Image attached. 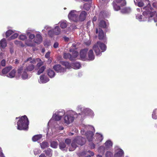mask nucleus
I'll list each match as a JSON object with an SVG mask.
<instances>
[{
	"label": "nucleus",
	"instance_id": "f257e3e1",
	"mask_svg": "<svg viewBox=\"0 0 157 157\" xmlns=\"http://www.w3.org/2000/svg\"><path fill=\"white\" fill-rule=\"evenodd\" d=\"M16 119H19L17 122V129L22 130H28L29 128V121L28 118L26 115H25L18 117H16Z\"/></svg>",
	"mask_w": 157,
	"mask_h": 157
},
{
	"label": "nucleus",
	"instance_id": "f03ea898",
	"mask_svg": "<svg viewBox=\"0 0 157 157\" xmlns=\"http://www.w3.org/2000/svg\"><path fill=\"white\" fill-rule=\"evenodd\" d=\"M143 9L145 10L143 13V15L148 17L154 16V21L155 22H157V12L151 7V4H149V2L147 6L143 8Z\"/></svg>",
	"mask_w": 157,
	"mask_h": 157
},
{
	"label": "nucleus",
	"instance_id": "7ed1b4c3",
	"mask_svg": "<svg viewBox=\"0 0 157 157\" xmlns=\"http://www.w3.org/2000/svg\"><path fill=\"white\" fill-rule=\"evenodd\" d=\"M85 142L86 139L85 138L82 137L81 136L77 137L72 141L71 146L69 149V151H74L77 147V144L82 145L85 143Z\"/></svg>",
	"mask_w": 157,
	"mask_h": 157
},
{
	"label": "nucleus",
	"instance_id": "20e7f679",
	"mask_svg": "<svg viewBox=\"0 0 157 157\" xmlns=\"http://www.w3.org/2000/svg\"><path fill=\"white\" fill-rule=\"evenodd\" d=\"M98 46L100 47L102 52L105 51L106 49V46L103 43H102L100 41L97 42L96 44L94 45L93 48L97 56L100 55L101 53Z\"/></svg>",
	"mask_w": 157,
	"mask_h": 157
},
{
	"label": "nucleus",
	"instance_id": "39448f33",
	"mask_svg": "<svg viewBox=\"0 0 157 157\" xmlns=\"http://www.w3.org/2000/svg\"><path fill=\"white\" fill-rule=\"evenodd\" d=\"M77 12L76 10H71L69 13L68 17L71 20L75 22L78 21V14H77Z\"/></svg>",
	"mask_w": 157,
	"mask_h": 157
},
{
	"label": "nucleus",
	"instance_id": "423d86ee",
	"mask_svg": "<svg viewBox=\"0 0 157 157\" xmlns=\"http://www.w3.org/2000/svg\"><path fill=\"white\" fill-rule=\"evenodd\" d=\"M87 13L85 11H82L79 16L78 15V21H83L86 20Z\"/></svg>",
	"mask_w": 157,
	"mask_h": 157
},
{
	"label": "nucleus",
	"instance_id": "0eeeda50",
	"mask_svg": "<svg viewBox=\"0 0 157 157\" xmlns=\"http://www.w3.org/2000/svg\"><path fill=\"white\" fill-rule=\"evenodd\" d=\"M53 68L57 72L64 73L66 72V69L62 67L60 64H55L53 66Z\"/></svg>",
	"mask_w": 157,
	"mask_h": 157
},
{
	"label": "nucleus",
	"instance_id": "6e6552de",
	"mask_svg": "<svg viewBox=\"0 0 157 157\" xmlns=\"http://www.w3.org/2000/svg\"><path fill=\"white\" fill-rule=\"evenodd\" d=\"M98 33V38L99 40H104L105 39V34L101 28H99L98 30V29H96V33Z\"/></svg>",
	"mask_w": 157,
	"mask_h": 157
},
{
	"label": "nucleus",
	"instance_id": "1a4fd4ad",
	"mask_svg": "<svg viewBox=\"0 0 157 157\" xmlns=\"http://www.w3.org/2000/svg\"><path fill=\"white\" fill-rule=\"evenodd\" d=\"M87 51H88V49L85 48L83 49H82L80 52V57L82 60H85L87 59L86 58V55Z\"/></svg>",
	"mask_w": 157,
	"mask_h": 157
},
{
	"label": "nucleus",
	"instance_id": "9d476101",
	"mask_svg": "<svg viewBox=\"0 0 157 157\" xmlns=\"http://www.w3.org/2000/svg\"><path fill=\"white\" fill-rule=\"evenodd\" d=\"M74 120V117L71 115H67L65 116L64 121L65 123L69 124L73 122Z\"/></svg>",
	"mask_w": 157,
	"mask_h": 157
},
{
	"label": "nucleus",
	"instance_id": "9b49d317",
	"mask_svg": "<svg viewBox=\"0 0 157 157\" xmlns=\"http://www.w3.org/2000/svg\"><path fill=\"white\" fill-rule=\"evenodd\" d=\"M43 41V39L42 36L39 34H37L35 36L34 39V43L39 44L41 43Z\"/></svg>",
	"mask_w": 157,
	"mask_h": 157
},
{
	"label": "nucleus",
	"instance_id": "f8f14e48",
	"mask_svg": "<svg viewBox=\"0 0 157 157\" xmlns=\"http://www.w3.org/2000/svg\"><path fill=\"white\" fill-rule=\"evenodd\" d=\"M35 68V66L33 64H27L25 67V71L28 72H31L33 71Z\"/></svg>",
	"mask_w": 157,
	"mask_h": 157
},
{
	"label": "nucleus",
	"instance_id": "ddd939ff",
	"mask_svg": "<svg viewBox=\"0 0 157 157\" xmlns=\"http://www.w3.org/2000/svg\"><path fill=\"white\" fill-rule=\"evenodd\" d=\"M88 60H93L95 59L94 53L92 49H90L88 53Z\"/></svg>",
	"mask_w": 157,
	"mask_h": 157
},
{
	"label": "nucleus",
	"instance_id": "4468645a",
	"mask_svg": "<svg viewBox=\"0 0 157 157\" xmlns=\"http://www.w3.org/2000/svg\"><path fill=\"white\" fill-rule=\"evenodd\" d=\"M7 45V43L6 39L3 38L0 41V48H5Z\"/></svg>",
	"mask_w": 157,
	"mask_h": 157
},
{
	"label": "nucleus",
	"instance_id": "2eb2a0df",
	"mask_svg": "<svg viewBox=\"0 0 157 157\" xmlns=\"http://www.w3.org/2000/svg\"><path fill=\"white\" fill-rule=\"evenodd\" d=\"M40 82L42 83H46L49 81V79L46 77L45 75H42L40 76Z\"/></svg>",
	"mask_w": 157,
	"mask_h": 157
},
{
	"label": "nucleus",
	"instance_id": "dca6fc26",
	"mask_svg": "<svg viewBox=\"0 0 157 157\" xmlns=\"http://www.w3.org/2000/svg\"><path fill=\"white\" fill-rule=\"evenodd\" d=\"M98 25L100 28L101 27L103 28H107L108 27L106 23L103 20H101L99 21Z\"/></svg>",
	"mask_w": 157,
	"mask_h": 157
},
{
	"label": "nucleus",
	"instance_id": "f3484780",
	"mask_svg": "<svg viewBox=\"0 0 157 157\" xmlns=\"http://www.w3.org/2000/svg\"><path fill=\"white\" fill-rule=\"evenodd\" d=\"M93 132L92 131H89L87 132V138L89 141H91L93 139Z\"/></svg>",
	"mask_w": 157,
	"mask_h": 157
},
{
	"label": "nucleus",
	"instance_id": "a211bd4d",
	"mask_svg": "<svg viewBox=\"0 0 157 157\" xmlns=\"http://www.w3.org/2000/svg\"><path fill=\"white\" fill-rule=\"evenodd\" d=\"M78 55V52L76 51H73L72 54L71 55V58H70V60L73 61V60H75V58L77 57Z\"/></svg>",
	"mask_w": 157,
	"mask_h": 157
},
{
	"label": "nucleus",
	"instance_id": "6ab92c4d",
	"mask_svg": "<svg viewBox=\"0 0 157 157\" xmlns=\"http://www.w3.org/2000/svg\"><path fill=\"white\" fill-rule=\"evenodd\" d=\"M13 68L12 66H7L3 68L2 70V73L3 74H6Z\"/></svg>",
	"mask_w": 157,
	"mask_h": 157
},
{
	"label": "nucleus",
	"instance_id": "aec40b11",
	"mask_svg": "<svg viewBox=\"0 0 157 157\" xmlns=\"http://www.w3.org/2000/svg\"><path fill=\"white\" fill-rule=\"evenodd\" d=\"M47 74L50 78L54 77L55 75V73L53 70L51 69H48L47 70Z\"/></svg>",
	"mask_w": 157,
	"mask_h": 157
},
{
	"label": "nucleus",
	"instance_id": "412c9836",
	"mask_svg": "<svg viewBox=\"0 0 157 157\" xmlns=\"http://www.w3.org/2000/svg\"><path fill=\"white\" fill-rule=\"evenodd\" d=\"M61 64H62L64 66L66 67L65 69L66 70V68L67 69H71V65L68 62H64V61H62L61 62Z\"/></svg>",
	"mask_w": 157,
	"mask_h": 157
},
{
	"label": "nucleus",
	"instance_id": "4be33fe9",
	"mask_svg": "<svg viewBox=\"0 0 157 157\" xmlns=\"http://www.w3.org/2000/svg\"><path fill=\"white\" fill-rule=\"evenodd\" d=\"M40 145L41 147L43 149L46 148L48 147L49 146V144L48 142L46 141H44L43 142L40 143Z\"/></svg>",
	"mask_w": 157,
	"mask_h": 157
},
{
	"label": "nucleus",
	"instance_id": "5701e85b",
	"mask_svg": "<svg viewBox=\"0 0 157 157\" xmlns=\"http://www.w3.org/2000/svg\"><path fill=\"white\" fill-rule=\"evenodd\" d=\"M16 72L15 70L13 69L10 72V73L7 75V76L10 78H13L15 75Z\"/></svg>",
	"mask_w": 157,
	"mask_h": 157
},
{
	"label": "nucleus",
	"instance_id": "b1692460",
	"mask_svg": "<svg viewBox=\"0 0 157 157\" xmlns=\"http://www.w3.org/2000/svg\"><path fill=\"white\" fill-rule=\"evenodd\" d=\"M52 119L56 121H59L61 119L62 117L59 116V114H57L55 113L53 114L52 117Z\"/></svg>",
	"mask_w": 157,
	"mask_h": 157
},
{
	"label": "nucleus",
	"instance_id": "393cba45",
	"mask_svg": "<svg viewBox=\"0 0 157 157\" xmlns=\"http://www.w3.org/2000/svg\"><path fill=\"white\" fill-rule=\"evenodd\" d=\"M124 152L122 150L120 149L116 153L115 155L116 157H121L122 155H123Z\"/></svg>",
	"mask_w": 157,
	"mask_h": 157
},
{
	"label": "nucleus",
	"instance_id": "a878e982",
	"mask_svg": "<svg viewBox=\"0 0 157 157\" xmlns=\"http://www.w3.org/2000/svg\"><path fill=\"white\" fill-rule=\"evenodd\" d=\"M42 136L41 134L35 135L32 137V140L33 141H36L40 139Z\"/></svg>",
	"mask_w": 157,
	"mask_h": 157
},
{
	"label": "nucleus",
	"instance_id": "bb28decb",
	"mask_svg": "<svg viewBox=\"0 0 157 157\" xmlns=\"http://www.w3.org/2000/svg\"><path fill=\"white\" fill-rule=\"evenodd\" d=\"M44 151L47 155L49 156H51L52 155V151L51 149L49 148L45 150Z\"/></svg>",
	"mask_w": 157,
	"mask_h": 157
},
{
	"label": "nucleus",
	"instance_id": "cd10ccee",
	"mask_svg": "<svg viewBox=\"0 0 157 157\" xmlns=\"http://www.w3.org/2000/svg\"><path fill=\"white\" fill-rule=\"evenodd\" d=\"M60 29L59 27L56 26L54 29V34L56 35H58L60 33Z\"/></svg>",
	"mask_w": 157,
	"mask_h": 157
},
{
	"label": "nucleus",
	"instance_id": "c85d7f7f",
	"mask_svg": "<svg viewBox=\"0 0 157 157\" xmlns=\"http://www.w3.org/2000/svg\"><path fill=\"white\" fill-rule=\"evenodd\" d=\"M131 9L129 7H125L122 9L121 10V12L124 14V13H129L131 12Z\"/></svg>",
	"mask_w": 157,
	"mask_h": 157
},
{
	"label": "nucleus",
	"instance_id": "c756f323",
	"mask_svg": "<svg viewBox=\"0 0 157 157\" xmlns=\"http://www.w3.org/2000/svg\"><path fill=\"white\" fill-rule=\"evenodd\" d=\"M106 148H109L112 147L113 143L110 140H107L105 143Z\"/></svg>",
	"mask_w": 157,
	"mask_h": 157
},
{
	"label": "nucleus",
	"instance_id": "7c9ffc66",
	"mask_svg": "<svg viewBox=\"0 0 157 157\" xmlns=\"http://www.w3.org/2000/svg\"><path fill=\"white\" fill-rule=\"evenodd\" d=\"M46 68V66H42L39 68V70L37 72V74L38 75H40V74H41V73H43L45 70Z\"/></svg>",
	"mask_w": 157,
	"mask_h": 157
},
{
	"label": "nucleus",
	"instance_id": "2f4dec72",
	"mask_svg": "<svg viewBox=\"0 0 157 157\" xmlns=\"http://www.w3.org/2000/svg\"><path fill=\"white\" fill-rule=\"evenodd\" d=\"M112 4L113 9H114L116 11H118V10H120L121 7L120 6L117 5L115 1L113 2Z\"/></svg>",
	"mask_w": 157,
	"mask_h": 157
},
{
	"label": "nucleus",
	"instance_id": "473e14b6",
	"mask_svg": "<svg viewBox=\"0 0 157 157\" xmlns=\"http://www.w3.org/2000/svg\"><path fill=\"white\" fill-rule=\"evenodd\" d=\"M117 3H120L121 6H124L125 5L126 2L125 0H114Z\"/></svg>",
	"mask_w": 157,
	"mask_h": 157
},
{
	"label": "nucleus",
	"instance_id": "72a5a7b5",
	"mask_svg": "<svg viewBox=\"0 0 157 157\" xmlns=\"http://www.w3.org/2000/svg\"><path fill=\"white\" fill-rule=\"evenodd\" d=\"M28 76H29L27 73L26 71H25H25H24L22 74V78L24 79H26V78H28Z\"/></svg>",
	"mask_w": 157,
	"mask_h": 157
},
{
	"label": "nucleus",
	"instance_id": "f704fd0d",
	"mask_svg": "<svg viewBox=\"0 0 157 157\" xmlns=\"http://www.w3.org/2000/svg\"><path fill=\"white\" fill-rule=\"evenodd\" d=\"M91 6V5H90V4H89V3H85L83 5V8L84 9V10L89 11L90 9Z\"/></svg>",
	"mask_w": 157,
	"mask_h": 157
},
{
	"label": "nucleus",
	"instance_id": "c9c22d12",
	"mask_svg": "<svg viewBox=\"0 0 157 157\" xmlns=\"http://www.w3.org/2000/svg\"><path fill=\"white\" fill-rule=\"evenodd\" d=\"M59 147L61 150H64V149L66 147V144L64 142H60L59 143Z\"/></svg>",
	"mask_w": 157,
	"mask_h": 157
},
{
	"label": "nucleus",
	"instance_id": "e433bc0d",
	"mask_svg": "<svg viewBox=\"0 0 157 157\" xmlns=\"http://www.w3.org/2000/svg\"><path fill=\"white\" fill-rule=\"evenodd\" d=\"M58 145V143L56 141H52L51 142L50 146L54 148H56Z\"/></svg>",
	"mask_w": 157,
	"mask_h": 157
},
{
	"label": "nucleus",
	"instance_id": "4c0bfd02",
	"mask_svg": "<svg viewBox=\"0 0 157 157\" xmlns=\"http://www.w3.org/2000/svg\"><path fill=\"white\" fill-rule=\"evenodd\" d=\"M63 58L65 59H69L70 60L71 54L69 53H64L63 55Z\"/></svg>",
	"mask_w": 157,
	"mask_h": 157
},
{
	"label": "nucleus",
	"instance_id": "58836bf2",
	"mask_svg": "<svg viewBox=\"0 0 157 157\" xmlns=\"http://www.w3.org/2000/svg\"><path fill=\"white\" fill-rule=\"evenodd\" d=\"M13 31H12V30H8L6 33V37H8L9 36L13 34Z\"/></svg>",
	"mask_w": 157,
	"mask_h": 157
},
{
	"label": "nucleus",
	"instance_id": "ea45409f",
	"mask_svg": "<svg viewBox=\"0 0 157 157\" xmlns=\"http://www.w3.org/2000/svg\"><path fill=\"white\" fill-rule=\"evenodd\" d=\"M36 60L37 61H39H39H40V62H39V63H37V67H38L39 68L42 65H43V62H42V61H41V59H40L37 58Z\"/></svg>",
	"mask_w": 157,
	"mask_h": 157
},
{
	"label": "nucleus",
	"instance_id": "a19ab883",
	"mask_svg": "<svg viewBox=\"0 0 157 157\" xmlns=\"http://www.w3.org/2000/svg\"><path fill=\"white\" fill-rule=\"evenodd\" d=\"M67 24L66 21H62L60 23V27L62 28H65L67 27Z\"/></svg>",
	"mask_w": 157,
	"mask_h": 157
},
{
	"label": "nucleus",
	"instance_id": "79ce46f5",
	"mask_svg": "<svg viewBox=\"0 0 157 157\" xmlns=\"http://www.w3.org/2000/svg\"><path fill=\"white\" fill-rule=\"evenodd\" d=\"M48 34L50 37H52L54 35V29L53 30H50V31H48Z\"/></svg>",
	"mask_w": 157,
	"mask_h": 157
},
{
	"label": "nucleus",
	"instance_id": "37998d69",
	"mask_svg": "<svg viewBox=\"0 0 157 157\" xmlns=\"http://www.w3.org/2000/svg\"><path fill=\"white\" fill-rule=\"evenodd\" d=\"M106 157H113V154L111 151H107L105 154Z\"/></svg>",
	"mask_w": 157,
	"mask_h": 157
},
{
	"label": "nucleus",
	"instance_id": "c03bdc74",
	"mask_svg": "<svg viewBox=\"0 0 157 157\" xmlns=\"http://www.w3.org/2000/svg\"><path fill=\"white\" fill-rule=\"evenodd\" d=\"M18 35L17 33H14L12 35L10 38V40H13L17 38L18 36Z\"/></svg>",
	"mask_w": 157,
	"mask_h": 157
},
{
	"label": "nucleus",
	"instance_id": "a18cd8bd",
	"mask_svg": "<svg viewBox=\"0 0 157 157\" xmlns=\"http://www.w3.org/2000/svg\"><path fill=\"white\" fill-rule=\"evenodd\" d=\"M25 44L26 45H27L28 46H34V44L32 42L31 40L27 41L26 42Z\"/></svg>",
	"mask_w": 157,
	"mask_h": 157
},
{
	"label": "nucleus",
	"instance_id": "49530a36",
	"mask_svg": "<svg viewBox=\"0 0 157 157\" xmlns=\"http://www.w3.org/2000/svg\"><path fill=\"white\" fill-rule=\"evenodd\" d=\"M23 70V66H21L17 69V73L21 75Z\"/></svg>",
	"mask_w": 157,
	"mask_h": 157
},
{
	"label": "nucleus",
	"instance_id": "de8ad7c7",
	"mask_svg": "<svg viewBox=\"0 0 157 157\" xmlns=\"http://www.w3.org/2000/svg\"><path fill=\"white\" fill-rule=\"evenodd\" d=\"M26 38L27 37L26 36L23 35V34H21L19 36V38L20 39V40H25Z\"/></svg>",
	"mask_w": 157,
	"mask_h": 157
},
{
	"label": "nucleus",
	"instance_id": "09e8293b",
	"mask_svg": "<svg viewBox=\"0 0 157 157\" xmlns=\"http://www.w3.org/2000/svg\"><path fill=\"white\" fill-rule=\"evenodd\" d=\"M74 65L77 68H79L81 67L80 63H74Z\"/></svg>",
	"mask_w": 157,
	"mask_h": 157
},
{
	"label": "nucleus",
	"instance_id": "8fccbe9b",
	"mask_svg": "<svg viewBox=\"0 0 157 157\" xmlns=\"http://www.w3.org/2000/svg\"><path fill=\"white\" fill-rule=\"evenodd\" d=\"M65 142L67 144H70L71 142V140L69 139H67L65 140Z\"/></svg>",
	"mask_w": 157,
	"mask_h": 157
},
{
	"label": "nucleus",
	"instance_id": "3c124183",
	"mask_svg": "<svg viewBox=\"0 0 157 157\" xmlns=\"http://www.w3.org/2000/svg\"><path fill=\"white\" fill-rule=\"evenodd\" d=\"M1 65L2 66L4 67L6 65V61L5 59H3L1 62Z\"/></svg>",
	"mask_w": 157,
	"mask_h": 157
},
{
	"label": "nucleus",
	"instance_id": "603ef678",
	"mask_svg": "<svg viewBox=\"0 0 157 157\" xmlns=\"http://www.w3.org/2000/svg\"><path fill=\"white\" fill-rule=\"evenodd\" d=\"M29 39L32 40V39H35V36L34 34H30L29 35Z\"/></svg>",
	"mask_w": 157,
	"mask_h": 157
},
{
	"label": "nucleus",
	"instance_id": "864d4df0",
	"mask_svg": "<svg viewBox=\"0 0 157 157\" xmlns=\"http://www.w3.org/2000/svg\"><path fill=\"white\" fill-rule=\"evenodd\" d=\"M50 52H47L45 55V58H47V59H48V58H49L50 57Z\"/></svg>",
	"mask_w": 157,
	"mask_h": 157
},
{
	"label": "nucleus",
	"instance_id": "5fc2aeb1",
	"mask_svg": "<svg viewBox=\"0 0 157 157\" xmlns=\"http://www.w3.org/2000/svg\"><path fill=\"white\" fill-rule=\"evenodd\" d=\"M144 3L142 1H140L138 2V6L140 7L143 6L144 5Z\"/></svg>",
	"mask_w": 157,
	"mask_h": 157
},
{
	"label": "nucleus",
	"instance_id": "6e6d98bb",
	"mask_svg": "<svg viewBox=\"0 0 157 157\" xmlns=\"http://www.w3.org/2000/svg\"><path fill=\"white\" fill-rule=\"evenodd\" d=\"M99 16L100 17H103L105 16V13L104 12H101L99 13Z\"/></svg>",
	"mask_w": 157,
	"mask_h": 157
},
{
	"label": "nucleus",
	"instance_id": "4d7b16f0",
	"mask_svg": "<svg viewBox=\"0 0 157 157\" xmlns=\"http://www.w3.org/2000/svg\"><path fill=\"white\" fill-rule=\"evenodd\" d=\"M59 44L58 42H55L53 45V47L54 48H57L59 47Z\"/></svg>",
	"mask_w": 157,
	"mask_h": 157
},
{
	"label": "nucleus",
	"instance_id": "13d9d810",
	"mask_svg": "<svg viewBox=\"0 0 157 157\" xmlns=\"http://www.w3.org/2000/svg\"><path fill=\"white\" fill-rule=\"evenodd\" d=\"M90 145L91 147V148L94 149L95 148V145L94 143H91L89 144Z\"/></svg>",
	"mask_w": 157,
	"mask_h": 157
},
{
	"label": "nucleus",
	"instance_id": "bf43d9fd",
	"mask_svg": "<svg viewBox=\"0 0 157 157\" xmlns=\"http://www.w3.org/2000/svg\"><path fill=\"white\" fill-rule=\"evenodd\" d=\"M103 138L102 135L101 134L99 135V137L98 138V139L100 141H101V140H102Z\"/></svg>",
	"mask_w": 157,
	"mask_h": 157
},
{
	"label": "nucleus",
	"instance_id": "052dcab7",
	"mask_svg": "<svg viewBox=\"0 0 157 157\" xmlns=\"http://www.w3.org/2000/svg\"><path fill=\"white\" fill-rule=\"evenodd\" d=\"M142 15H139V14H137L136 16L137 18H138L139 19H142Z\"/></svg>",
	"mask_w": 157,
	"mask_h": 157
},
{
	"label": "nucleus",
	"instance_id": "680f3d73",
	"mask_svg": "<svg viewBox=\"0 0 157 157\" xmlns=\"http://www.w3.org/2000/svg\"><path fill=\"white\" fill-rule=\"evenodd\" d=\"M36 59H33L32 60L30 61V63H32V64H35V63H36Z\"/></svg>",
	"mask_w": 157,
	"mask_h": 157
},
{
	"label": "nucleus",
	"instance_id": "e2e57ef3",
	"mask_svg": "<svg viewBox=\"0 0 157 157\" xmlns=\"http://www.w3.org/2000/svg\"><path fill=\"white\" fill-rule=\"evenodd\" d=\"M152 117L153 119H157V116L156 114V113H153L152 114Z\"/></svg>",
	"mask_w": 157,
	"mask_h": 157
},
{
	"label": "nucleus",
	"instance_id": "0e129e2a",
	"mask_svg": "<svg viewBox=\"0 0 157 157\" xmlns=\"http://www.w3.org/2000/svg\"><path fill=\"white\" fill-rule=\"evenodd\" d=\"M10 51L11 53V54L13 53L14 52V50H13V47H10Z\"/></svg>",
	"mask_w": 157,
	"mask_h": 157
},
{
	"label": "nucleus",
	"instance_id": "69168bd1",
	"mask_svg": "<svg viewBox=\"0 0 157 157\" xmlns=\"http://www.w3.org/2000/svg\"><path fill=\"white\" fill-rule=\"evenodd\" d=\"M39 157H47L46 156H45L44 154V153H42L39 156Z\"/></svg>",
	"mask_w": 157,
	"mask_h": 157
},
{
	"label": "nucleus",
	"instance_id": "338daca9",
	"mask_svg": "<svg viewBox=\"0 0 157 157\" xmlns=\"http://www.w3.org/2000/svg\"><path fill=\"white\" fill-rule=\"evenodd\" d=\"M14 43L16 45H19L20 41L15 40L14 41Z\"/></svg>",
	"mask_w": 157,
	"mask_h": 157
},
{
	"label": "nucleus",
	"instance_id": "774afa93",
	"mask_svg": "<svg viewBox=\"0 0 157 157\" xmlns=\"http://www.w3.org/2000/svg\"><path fill=\"white\" fill-rule=\"evenodd\" d=\"M19 45L22 46V47H24V44L23 43H22V42L21 41H20V43Z\"/></svg>",
	"mask_w": 157,
	"mask_h": 157
}]
</instances>
